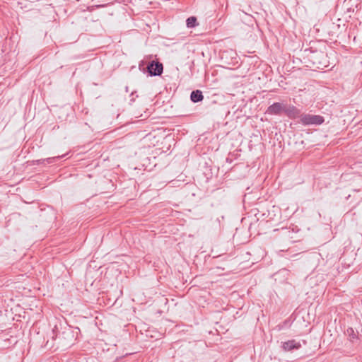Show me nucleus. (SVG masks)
<instances>
[{
    "label": "nucleus",
    "instance_id": "nucleus-8",
    "mask_svg": "<svg viewBox=\"0 0 362 362\" xmlns=\"http://www.w3.org/2000/svg\"><path fill=\"white\" fill-rule=\"evenodd\" d=\"M187 26L189 28H194L197 24V18L194 16H191L188 18L186 21Z\"/></svg>",
    "mask_w": 362,
    "mask_h": 362
},
{
    "label": "nucleus",
    "instance_id": "nucleus-3",
    "mask_svg": "<svg viewBox=\"0 0 362 362\" xmlns=\"http://www.w3.org/2000/svg\"><path fill=\"white\" fill-rule=\"evenodd\" d=\"M286 105L283 103H274L269 105L266 111V113L271 115H279L285 112Z\"/></svg>",
    "mask_w": 362,
    "mask_h": 362
},
{
    "label": "nucleus",
    "instance_id": "nucleus-6",
    "mask_svg": "<svg viewBox=\"0 0 362 362\" xmlns=\"http://www.w3.org/2000/svg\"><path fill=\"white\" fill-rule=\"evenodd\" d=\"M301 347V344L294 339L288 340L282 344V348L284 351H289L293 349H298Z\"/></svg>",
    "mask_w": 362,
    "mask_h": 362
},
{
    "label": "nucleus",
    "instance_id": "nucleus-1",
    "mask_svg": "<svg viewBox=\"0 0 362 362\" xmlns=\"http://www.w3.org/2000/svg\"><path fill=\"white\" fill-rule=\"evenodd\" d=\"M300 122L303 125L315 124L319 125L323 123L324 118L320 115H313L310 114H302L300 116Z\"/></svg>",
    "mask_w": 362,
    "mask_h": 362
},
{
    "label": "nucleus",
    "instance_id": "nucleus-5",
    "mask_svg": "<svg viewBox=\"0 0 362 362\" xmlns=\"http://www.w3.org/2000/svg\"><path fill=\"white\" fill-rule=\"evenodd\" d=\"M284 113L291 119H296L300 116V110L293 105H286Z\"/></svg>",
    "mask_w": 362,
    "mask_h": 362
},
{
    "label": "nucleus",
    "instance_id": "nucleus-9",
    "mask_svg": "<svg viewBox=\"0 0 362 362\" xmlns=\"http://www.w3.org/2000/svg\"><path fill=\"white\" fill-rule=\"evenodd\" d=\"M52 159H53V158H47V163H52Z\"/></svg>",
    "mask_w": 362,
    "mask_h": 362
},
{
    "label": "nucleus",
    "instance_id": "nucleus-7",
    "mask_svg": "<svg viewBox=\"0 0 362 362\" xmlns=\"http://www.w3.org/2000/svg\"><path fill=\"white\" fill-rule=\"evenodd\" d=\"M191 100L194 103H198L204 99L202 92L199 90H193L190 95Z\"/></svg>",
    "mask_w": 362,
    "mask_h": 362
},
{
    "label": "nucleus",
    "instance_id": "nucleus-4",
    "mask_svg": "<svg viewBox=\"0 0 362 362\" xmlns=\"http://www.w3.org/2000/svg\"><path fill=\"white\" fill-rule=\"evenodd\" d=\"M151 76H160L163 73V66L158 62L152 61L147 66Z\"/></svg>",
    "mask_w": 362,
    "mask_h": 362
},
{
    "label": "nucleus",
    "instance_id": "nucleus-2",
    "mask_svg": "<svg viewBox=\"0 0 362 362\" xmlns=\"http://www.w3.org/2000/svg\"><path fill=\"white\" fill-rule=\"evenodd\" d=\"M312 61L313 64L316 65L317 68H321L322 66H326V58L327 55L322 52H315L313 53Z\"/></svg>",
    "mask_w": 362,
    "mask_h": 362
}]
</instances>
